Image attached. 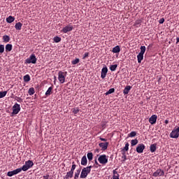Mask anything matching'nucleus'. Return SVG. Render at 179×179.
<instances>
[{"label":"nucleus","mask_w":179,"mask_h":179,"mask_svg":"<svg viewBox=\"0 0 179 179\" xmlns=\"http://www.w3.org/2000/svg\"><path fill=\"white\" fill-rule=\"evenodd\" d=\"M87 159L90 162H91V160H92L93 159V154L92 152H89L87 153Z\"/></svg>","instance_id":"nucleus-28"},{"label":"nucleus","mask_w":179,"mask_h":179,"mask_svg":"<svg viewBox=\"0 0 179 179\" xmlns=\"http://www.w3.org/2000/svg\"><path fill=\"white\" fill-rule=\"evenodd\" d=\"M179 43V38H177V43Z\"/></svg>","instance_id":"nucleus-51"},{"label":"nucleus","mask_w":179,"mask_h":179,"mask_svg":"<svg viewBox=\"0 0 179 179\" xmlns=\"http://www.w3.org/2000/svg\"><path fill=\"white\" fill-rule=\"evenodd\" d=\"M171 138H173V139H178L179 138V127H176L172 132L170 134Z\"/></svg>","instance_id":"nucleus-3"},{"label":"nucleus","mask_w":179,"mask_h":179,"mask_svg":"<svg viewBox=\"0 0 179 179\" xmlns=\"http://www.w3.org/2000/svg\"><path fill=\"white\" fill-rule=\"evenodd\" d=\"M141 23V20H137V21H136L135 24H136V25H138V24H140Z\"/></svg>","instance_id":"nucleus-45"},{"label":"nucleus","mask_w":179,"mask_h":179,"mask_svg":"<svg viewBox=\"0 0 179 179\" xmlns=\"http://www.w3.org/2000/svg\"><path fill=\"white\" fill-rule=\"evenodd\" d=\"M22 27V24L20 23V22L16 23V24H15V29H16L17 30H21Z\"/></svg>","instance_id":"nucleus-23"},{"label":"nucleus","mask_w":179,"mask_h":179,"mask_svg":"<svg viewBox=\"0 0 179 179\" xmlns=\"http://www.w3.org/2000/svg\"><path fill=\"white\" fill-rule=\"evenodd\" d=\"M37 59L34 54H32L29 58L25 60V64H36Z\"/></svg>","instance_id":"nucleus-5"},{"label":"nucleus","mask_w":179,"mask_h":179,"mask_svg":"<svg viewBox=\"0 0 179 179\" xmlns=\"http://www.w3.org/2000/svg\"><path fill=\"white\" fill-rule=\"evenodd\" d=\"M17 101H18V102H22V99L19 98L18 100H17Z\"/></svg>","instance_id":"nucleus-48"},{"label":"nucleus","mask_w":179,"mask_h":179,"mask_svg":"<svg viewBox=\"0 0 179 179\" xmlns=\"http://www.w3.org/2000/svg\"><path fill=\"white\" fill-rule=\"evenodd\" d=\"M54 41L55 43H59L61 41V38L60 37H58V36H55L54 38H53Z\"/></svg>","instance_id":"nucleus-36"},{"label":"nucleus","mask_w":179,"mask_h":179,"mask_svg":"<svg viewBox=\"0 0 179 179\" xmlns=\"http://www.w3.org/2000/svg\"><path fill=\"white\" fill-rule=\"evenodd\" d=\"M96 152H99V150H98V149H96Z\"/></svg>","instance_id":"nucleus-52"},{"label":"nucleus","mask_w":179,"mask_h":179,"mask_svg":"<svg viewBox=\"0 0 179 179\" xmlns=\"http://www.w3.org/2000/svg\"><path fill=\"white\" fill-rule=\"evenodd\" d=\"M6 22L8 23H12L13 22H14L15 20V17H12V16H9L8 17L6 18Z\"/></svg>","instance_id":"nucleus-22"},{"label":"nucleus","mask_w":179,"mask_h":179,"mask_svg":"<svg viewBox=\"0 0 179 179\" xmlns=\"http://www.w3.org/2000/svg\"><path fill=\"white\" fill-rule=\"evenodd\" d=\"M113 52L114 53H118L120 52V48L119 45L115 46V48H113L112 50Z\"/></svg>","instance_id":"nucleus-17"},{"label":"nucleus","mask_w":179,"mask_h":179,"mask_svg":"<svg viewBox=\"0 0 179 179\" xmlns=\"http://www.w3.org/2000/svg\"><path fill=\"white\" fill-rule=\"evenodd\" d=\"M80 111L78 108H76L73 109V113L77 114Z\"/></svg>","instance_id":"nucleus-41"},{"label":"nucleus","mask_w":179,"mask_h":179,"mask_svg":"<svg viewBox=\"0 0 179 179\" xmlns=\"http://www.w3.org/2000/svg\"><path fill=\"white\" fill-rule=\"evenodd\" d=\"M80 171H81L80 169L76 171V172L75 173L74 179H78Z\"/></svg>","instance_id":"nucleus-25"},{"label":"nucleus","mask_w":179,"mask_h":179,"mask_svg":"<svg viewBox=\"0 0 179 179\" xmlns=\"http://www.w3.org/2000/svg\"><path fill=\"white\" fill-rule=\"evenodd\" d=\"M115 92V89L114 88H111L106 93V95H108L110 94H112Z\"/></svg>","instance_id":"nucleus-37"},{"label":"nucleus","mask_w":179,"mask_h":179,"mask_svg":"<svg viewBox=\"0 0 179 179\" xmlns=\"http://www.w3.org/2000/svg\"><path fill=\"white\" fill-rule=\"evenodd\" d=\"M108 73V68L106 66L103 67L101 70V77L104 79L106 76V74Z\"/></svg>","instance_id":"nucleus-12"},{"label":"nucleus","mask_w":179,"mask_h":179,"mask_svg":"<svg viewBox=\"0 0 179 179\" xmlns=\"http://www.w3.org/2000/svg\"><path fill=\"white\" fill-rule=\"evenodd\" d=\"M165 123L167 124L169 123V120H165Z\"/></svg>","instance_id":"nucleus-49"},{"label":"nucleus","mask_w":179,"mask_h":179,"mask_svg":"<svg viewBox=\"0 0 179 179\" xmlns=\"http://www.w3.org/2000/svg\"><path fill=\"white\" fill-rule=\"evenodd\" d=\"M43 179H50L49 178V175L44 176Z\"/></svg>","instance_id":"nucleus-46"},{"label":"nucleus","mask_w":179,"mask_h":179,"mask_svg":"<svg viewBox=\"0 0 179 179\" xmlns=\"http://www.w3.org/2000/svg\"><path fill=\"white\" fill-rule=\"evenodd\" d=\"M7 94V91L0 92V99L4 97Z\"/></svg>","instance_id":"nucleus-35"},{"label":"nucleus","mask_w":179,"mask_h":179,"mask_svg":"<svg viewBox=\"0 0 179 179\" xmlns=\"http://www.w3.org/2000/svg\"><path fill=\"white\" fill-rule=\"evenodd\" d=\"M4 52V45H0V53H3Z\"/></svg>","instance_id":"nucleus-40"},{"label":"nucleus","mask_w":179,"mask_h":179,"mask_svg":"<svg viewBox=\"0 0 179 179\" xmlns=\"http://www.w3.org/2000/svg\"><path fill=\"white\" fill-rule=\"evenodd\" d=\"M157 120V115H153L150 117V118L149 119V122L152 124H154L156 123Z\"/></svg>","instance_id":"nucleus-13"},{"label":"nucleus","mask_w":179,"mask_h":179,"mask_svg":"<svg viewBox=\"0 0 179 179\" xmlns=\"http://www.w3.org/2000/svg\"><path fill=\"white\" fill-rule=\"evenodd\" d=\"M34 166V162L31 160H28L27 162H25V165H23L21 169V171L22 170V171H27V170H29V169H31V167H32Z\"/></svg>","instance_id":"nucleus-2"},{"label":"nucleus","mask_w":179,"mask_h":179,"mask_svg":"<svg viewBox=\"0 0 179 179\" xmlns=\"http://www.w3.org/2000/svg\"><path fill=\"white\" fill-rule=\"evenodd\" d=\"M164 21H165L164 18H162V19L159 21V22L160 24H163V23L164 22Z\"/></svg>","instance_id":"nucleus-43"},{"label":"nucleus","mask_w":179,"mask_h":179,"mask_svg":"<svg viewBox=\"0 0 179 179\" xmlns=\"http://www.w3.org/2000/svg\"><path fill=\"white\" fill-rule=\"evenodd\" d=\"M129 138H134V136H136V131H131L129 134Z\"/></svg>","instance_id":"nucleus-34"},{"label":"nucleus","mask_w":179,"mask_h":179,"mask_svg":"<svg viewBox=\"0 0 179 179\" xmlns=\"http://www.w3.org/2000/svg\"><path fill=\"white\" fill-rule=\"evenodd\" d=\"M95 164H96V165H98V164H99V163H98V162H97V160H96V159H95Z\"/></svg>","instance_id":"nucleus-50"},{"label":"nucleus","mask_w":179,"mask_h":179,"mask_svg":"<svg viewBox=\"0 0 179 179\" xmlns=\"http://www.w3.org/2000/svg\"><path fill=\"white\" fill-rule=\"evenodd\" d=\"M13 46L11 44H7L6 45V52H10L12 50Z\"/></svg>","instance_id":"nucleus-24"},{"label":"nucleus","mask_w":179,"mask_h":179,"mask_svg":"<svg viewBox=\"0 0 179 179\" xmlns=\"http://www.w3.org/2000/svg\"><path fill=\"white\" fill-rule=\"evenodd\" d=\"M52 90V87H50L48 88V90H47V92H45V95H46V96L50 95Z\"/></svg>","instance_id":"nucleus-32"},{"label":"nucleus","mask_w":179,"mask_h":179,"mask_svg":"<svg viewBox=\"0 0 179 179\" xmlns=\"http://www.w3.org/2000/svg\"><path fill=\"white\" fill-rule=\"evenodd\" d=\"M143 54L139 53L137 56L138 62L141 63L142 60L143 59Z\"/></svg>","instance_id":"nucleus-19"},{"label":"nucleus","mask_w":179,"mask_h":179,"mask_svg":"<svg viewBox=\"0 0 179 179\" xmlns=\"http://www.w3.org/2000/svg\"><path fill=\"white\" fill-rule=\"evenodd\" d=\"M131 89V87L130 85L127 86V87L124 88V91H123V93H124V94H127L129 92V91H130Z\"/></svg>","instance_id":"nucleus-18"},{"label":"nucleus","mask_w":179,"mask_h":179,"mask_svg":"<svg viewBox=\"0 0 179 179\" xmlns=\"http://www.w3.org/2000/svg\"><path fill=\"white\" fill-rule=\"evenodd\" d=\"M144 149H145V146L144 144H138L136 148V152L137 153H143Z\"/></svg>","instance_id":"nucleus-10"},{"label":"nucleus","mask_w":179,"mask_h":179,"mask_svg":"<svg viewBox=\"0 0 179 179\" xmlns=\"http://www.w3.org/2000/svg\"><path fill=\"white\" fill-rule=\"evenodd\" d=\"M137 143H138V141L136 138L134 139V140H131V146H136V145Z\"/></svg>","instance_id":"nucleus-26"},{"label":"nucleus","mask_w":179,"mask_h":179,"mask_svg":"<svg viewBox=\"0 0 179 179\" xmlns=\"http://www.w3.org/2000/svg\"><path fill=\"white\" fill-rule=\"evenodd\" d=\"M153 177L157 178V177H163L164 176V171L162 169H157L152 175Z\"/></svg>","instance_id":"nucleus-8"},{"label":"nucleus","mask_w":179,"mask_h":179,"mask_svg":"<svg viewBox=\"0 0 179 179\" xmlns=\"http://www.w3.org/2000/svg\"><path fill=\"white\" fill-rule=\"evenodd\" d=\"M99 146L100 148H101L102 150H106L108 146V143L106 142V143H100L99 144Z\"/></svg>","instance_id":"nucleus-14"},{"label":"nucleus","mask_w":179,"mask_h":179,"mask_svg":"<svg viewBox=\"0 0 179 179\" xmlns=\"http://www.w3.org/2000/svg\"><path fill=\"white\" fill-rule=\"evenodd\" d=\"M30 80V76L29 75H26L24 76V81L27 83Z\"/></svg>","instance_id":"nucleus-33"},{"label":"nucleus","mask_w":179,"mask_h":179,"mask_svg":"<svg viewBox=\"0 0 179 179\" xmlns=\"http://www.w3.org/2000/svg\"><path fill=\"white\" fill-rule=\"evenodd\" d=\"M157 150V144H152L150 145V151L154 153Z\"/></svg>","instance_id":"nucleus-21"},{"label":"nucleus","mask_w":179,"mask_h":179,"mask_svg":"<svg viewBox=\"0 0 179 179\" xmlns=\"http://www.w3.org/2000/svg\"><path fill=\"white\" fill-rule=\"evenodd\" d=\"M145 50H146L145 46H141V52H139V53H140V54H142V55H144Z\"/></svg>","instance_id":"nucleus-30"},{"label":"nucleus","mask_w":179,"mask_h":179,"mask_svg":"<svg viewBox=\"0 0 179 179\" xmlns=\"http://www.w3.org/2000/svg\"><path fill=\"white\" fill-rule=\"evenodd\" d=\"M129 143H127L126 145H125V147L123 149V150H125L126 152H127L129 150Z\"/></svg>","instance_id":"nucleus-39"},{"label":"nucleus","mask_w":179,"mask_h":179,"mask_svg":"<svg viewBox=\"0 0 179 179\" xmlns=\"http://www.w3.org/2000/svg\"><path fill=\"white\" fill-rule=\"evenodd\" d=\"M54 78H55V80H56V78H57L56 76H55Z\"/></svg>","instance_id":"nucleus-53"},{"label":"nucleus","mask_w":179,"mask_h":179,"mask_svg":"<svg viewBox=\"0 0 179 179\" xmlns=\"http://www.w3.org/2000/svg\"><path fill=\"white\" fill-rule=\"evenodd\" d=\"M73 176V172H72L71 171H69L66 173V175L64 178V179H69V178H72Z\"/></svg>","instance_id":"nucleus-15"},{"label":"nucleus","mask_w":179,"mask_h":179,"mask_svg":"<svg viewBox=\"0 0 179 179\" xmlns=\"http://www.w3.org/2000/svg\"><path fill=\"white\" fill-rule=\"evenodd\" d=\"M76 167V164H73L72 167H71V171L74 173V170H75Z\"/></svg>","instance_id":"nucleus-42"},{"label":"nucleus","mask_w":179,"mask_h":179,"mask_svg":"<svg viewBox=\"0 0 179 179\" xmlns=\"http://www.w3.org/2000/svg\"><path fill=\"white\" fill-rule=\"evenodd\" d=\"M142 179H145V178H142Z\"/></svg>","instance_id":"nucleus-54"},{"label":"nucleus","mask_w":179,"mask_h":179,"mask_svg":"<svg viewBox=\"0 0 179 179\" xmlns=\"http://www.w3.org/2000/svg\"><path fill=\"white\" fill-rule=\"evenodd\" d=\"M88 56H89V53L88 52L85 53L84 57H83V59H85Z\"/></svg>","instance_id":"nucleus-44"},{"label":"nucleus","mask_w":179,"mask_h":179,"mask_svg":"<svg viewBox=\"0 0 179 179\" xmlns=\"http://www.w3.org/2000/svg\"><path fill=\"white\" fill-rule=\"evenodd\" d=\"M73 27L72 26H66L65 27H64L62 30V32H64V34L69 32V31H71L73 30Z\"/></svg>","instance_id":"nucleus-11"},{"label":"nucleus","mask_w":179,"mask_h":179,"mask_svg":"<svg viewBox=\"0 0 179 179\" xmlns=\"http://www.w3.org/2000/svg\"><path fill=\"white\" fill-rule=\"evenodd\" d=\"M66 76V72L64 73L61 71H59V73H58V80L60 82V83L63 84L65 82Z\"/></svg>","instance_id":"nucleus-4"},{"label":"nucleus","mask_w":179,"mask_h":179,"mask_svg":"<svg viewBox=\"0 0 179 179\" xmlns=\"http://www.w3.org/2000/svg\"><path fill=\"white\" fill-rule=\"evenodd\" d=\"M100 140L102 141V142H106V138H100Z\"/></svg>","instance_id":"nucleus-47"},{"label":"nucleus","mask_w":179,"mask_h":179,"mask_svg":"<svg viewBox=\"0 0 179 179\" xmlns=\"http://www.w3.org/2000/svg\"><path fill=\"white\" fill-rule=\"evenodd\" d=\"M3 39L4 42L8 43L10 41V37L8 36H3Z\"/></svg>","instance_id":"nucleus-31"},{"label":"nucleus","mask_w":179,"mask_h":179,"mask_svg":"<svg viewBox=\"0 0 179 179\" xmlns=\"http://www.w3.org/2000/svg\"><path fill=\"white\" fill-rule=\"evenodd\" d=\"M20 106L17 103H15L13 106V114H17L19 113V111L20 110Z\"/></svg>","instance_id":"nucleus-9"},{"label":"nucleus","mask_w":179,"mask_h":179,"mask_svg":"<svg viewBox=\"0 0 179 179\" xmlns=\"http://www.w3.org/2000/svg\"><path fill=\"white\" fill-rule=\"evenodd\" d=\"M92 166L85 167L82 169L80 179H85L91 171Z\"/></svg>","instance_id":"nucleus-1"},{"label":"nucleus","mask_w":179,"mask_h":179,"mask_svg":"<svg viewBox=\"0 0 179 179\" xmlns=\"http://www.w3.org/2000/svg\"><path fill=\"white\" fill-rule=\"evenodd\" d=\"M21 171H22L21 168H18V169H17L15 170H13L12 171H8L7 173V176L13 177V176L17 175L18 173H21Z\"/></svg>","instance_id":"nucleus-6"},{"label":"nucleus","mask_w":179,"mask_h":179,"mask_svg":"<svg viewBox=\"0 0 179 179\" xmlns=\"http://www.w3.org/2000/svg\"><path fill=\"white\" fill-rule=\"evenodd\" d=\"M120 175L115 170L113 171V179H120Z\"/></svg>","instance_id":"nucleus-20"},{"label":"nucleus","mask_w":179,"mask_h":179,"mask_svg":"<svg viewBox=\"0 0 179 179\" xmlns=\"http://www.w3.org/2000/svg\"><path fill=\"white\" fill-rule=\"evenodd\" d=\"M28 93L29 95H33L35 93V90L33 87L29 88Z\"/></svg>","instance_id":"nucleus-29"},{"label":"nucleus","mask_w":179,"mask_h":179,"mask_svg":"<svg viewBox=\"0 0 179 179\" xmlns=\"http://www.w3.org/2000/svg\"><path fill=\"white\" fill-rule=\"evenodd\" d=\"M98 160L101 164H106L108 163V158L106 155H100Z\"/></svg>","instance_id":"nucleus-7"},{"label":"nucleus","mask_w":179,"mask_h":179,"mask_svg":"<svg viewBox=\"0 0 179 179\" xmlns=\"http://www.w3.org/2000/svg\"><path fill=\"white\" fill-rule=\"evenodd\" d=\"M117 67V64L110 65V69L111 71H115Z\"/></svg>","instance_id":"nucleus-27"},{"label":"nucleus","mask_w":179,"mask_h":179,"mask_svg":"<svg viewBox=\"0 0 179 179\" xmlns=\"http://www.w3.org/2000/svg\"><path fill=\"white\" fill-rule=\"evenodd\" d=\"M87 159L86 156H83L81 159V164L82 166H87Z\"/></svg>","instance_id":"nucleus-16"},{"label":"nucleus","mask_w":179,"mask_h":179,"mask_svg":"<svg viewBox=\"0 0 179 179\" xmlns=\"http://www.w3.org/2000/svg\"><path fill=\"white\" fill-rule=\"evenodd\" d=\"M79 62H80V59L78 58H76L75 60L72 61L71 63H72V64L75 65V64H78Z\"/></svg>","instance_id":"nucleus-38"}]
</instances>
